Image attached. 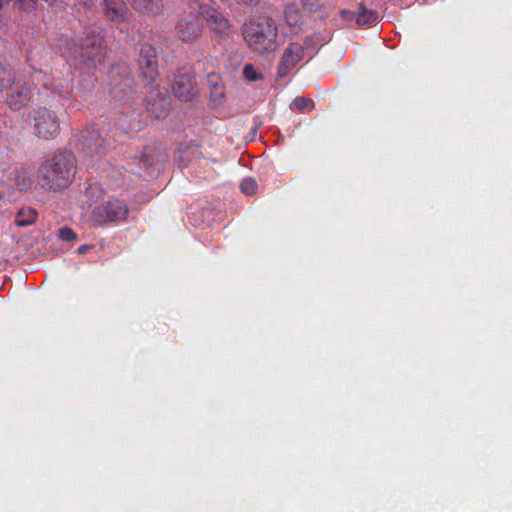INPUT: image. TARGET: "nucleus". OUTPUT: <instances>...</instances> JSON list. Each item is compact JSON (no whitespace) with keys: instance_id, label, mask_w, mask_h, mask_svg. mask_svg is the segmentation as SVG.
<instances>
[{"instance_id":"nucleus-4","label":"nucleus","mask_w":512,"mask_h":512,"mask_svg":"<svg viewBox=\"0 0 512 512\" xmlns=\"http://www.w3.org/2000/svg\"><path fill=\"white\" fill-rule=\"evenodd\" d=\"M33 122L35 133L40 138L51 139L59 133L60 119L58 115L45 107L34 111Z\"/></svg>"},{"instance_id":"nucleus-1","label":"nucleus","mask_w":512,"mask_h":512,"mask_svg":"<svg viewBox=\"0 0 512 512\" xmlns=\"http://www.w3.org/2000/svg\"><path fill=\"white\" fill-rule=\"evenodd\" d=\"M242 33L248 46L259 54L273 51L278 45L277 26L269 17L251 18L244 24Z\"/></svg>"},{"instance_id":"nucleus-13","label":"nucleus","mask_w":512,"mask_h":512,"mask_svg":"<svg viewBox=\"0 0 512 512\" xmlns=\"http://www.w3.org/2000/svg\"><path fill=\"white\" fill-rule=\"evenodd\" d=\"M285 20L290 27H298L302 24V13L295 4L287 5L285 9Z\"/></svg>"},{"instance_id":"nucleus-14","label":"nucleus","mask_w":512,"mask_h":512,"mask_svg":"<svg viewBox=\"0 0 512 512\" xmlns=\"http://www.w3.org/2000/svg\"><path fill=\"white\" fill-rule=\"evenodd\" d=\"M301 4L303 11L308 14L325 11L329 6L328 0H301Z\"/></svg>"},{"instance_id":"nucleus-25","label":"nucleus","mask_w":512,"mask_h":512,"mask_svg":"<svg viewBox=\"0 0 512 512\" xmlns=\"http://www.w3.org/2000/svg\"><path fill=\"white\" fill-rule=\"evenodd\" d=\"M3 7V0H0V10L2 9Z\"/></svg>"},{"instance_id":"nucleus-20","label":"nucleus","mask_w":512,"mask_h":512,"mask_svg":"<svg viewBox=\"0 0 512 512\" xmlns=\"http://www.w3.org/2000/svg\"><path fill=\"white\" fill-rule=\"evenodd\" d=\"M23 11H31L36 8L37 0H14Z\"/></svg>"},{"instance_id":"nucleus-5","label":"nucleus","mask_w":512,"mask_h":512,"mask_svg":"<svg viewBox=\"0 0 512 512\" xmlns=\"http://www.w3.org/2000/svg\"><path fill=\"white\" fill-rule=\"evenodd\" d=\"M127 207L120 200L109 201L105 206L93 210L92 220L95 224H104L110 221H120L127 215Z\"/></svg>"},{"instance_id":"nucleus-7","label":"nucleus","mask_w":512,"mask_h":512,"mask_svg":"<svg viewBox=\"0 0 512 512\" xmlns=\"http://www.w3.org/2000/svg\"><path fill=\"white\" fill-rule=\"evenodd\" d=\"M177 31L184 41H191L195 39L201 32L199 20L191 17L189 20H181L177 24Z\"/></svg>"},{"instance_id":"nucleus-8","label":"nucleus","mask_w":512,"mask_h":512,"mask_svg":"<svg viewBox=\"0 0 512 512\" xmlns=\"http://www.w3.org/2000/svg\"><path fill=\"white\" fill-rule=\"evenodd\" d=\"M195 83L188 75L179 76L173 83L172 89L174 94L182 99H188L193 95Z\"/></svg>"},{"instance_id":"nucleus-3","label":"nucleus","mask_w":512,"mask_h":512,"mask_svg":"<svg viewBox=\"0 0 512 512\" xmlns=\"http://www.w3.org/2000/svg\"><path fill=\"white\" fill-rule=\"evenodd\" d=\"M0 93H5V103L13 111L24 108L31 98L30 88L16 82L14 72L3 64H0Z\"/></svg>"},{"instance_id":"nucleus-22","label":"nucleus","mask_w":512,"mask_h":512,"mask_svg":"<svg viewBox=\"0 0 512 512\" xmlns=\"http://www.w3.org/2000/svg\"><path fill=\"white\" fill-rule=\"evenodd\" d=\"M60 236L63 240L70 241L75 238V233L70 228H62L60 230Z\"/></svg>"},{"instance_id":"nucleus-11","label":"nucleus","mask_w":512,"mask_h":512,"mask_svg":"<svg viewBox=\"0 0 512 512\" xmlns=\"http://www.w3.org/2000/svg\"><path fill=\"white\" fill-rule=\"evenodd\" d=\"M37 213L32 208H21L15 217L17 226H28L35 222Z\"/></svg>"},{"instance_id":"nucleus-16","label":"nucleus","mask_w":512,"mask_h":512,"mask_svg":"<svg viewBox=\"0 0 512 512\" xmlns=\"http://www.w3.org/2000/svg\"><path fill=\"white\" fill-rule=\"evenodd\" d=\"M314 108V102L311 98L297 97L291 103V109L301 113L309 112Z\"/></svg>"},{"instance_id":"nucleus-18","label":"nucleus","mask_w":512,"mask_h":512,"mask_svg":"<svg viewBox=\"0 0 512 512\" xmlns=\"http://www.w3.org/2000/svg\"><path fill=\"white\" fill-rule=\"evenodd\" d=\"M240 189L243 194L252 196L257 191V183L252 178H245L240 184Z\"/></svg>"},{"instance_id":"nucleus-12","label":"nucleus","mask_w":512,"mask_h":512,"mask_svg":"<svg viewBox=\"0 0 512 512\" xmlns=\"http://www.w3.org/2000/svg\"><path fill=\"white\" fill-rule=\"evenodd\" d=\"M211 29L218 33H225L229 30V21L220 13L213 12L208 18Z\"/></svg>"},{"instance_id":"nucleus-2","label":"nucleus","mask_w":512,"mask_h":512,"mask_svg":"<svg viewBox=\"0 0 512 512\" xmlns=\"http://www.w3.org/2000/svg\"><path fill=\"white\" fill-rule=\"evenodd\" d=\"M75 158L72 154L62 152L41 166L40 174L43 185L57 190L69 186L75 175Z\"/></svg>"},{"instance_id":"nucleus-17","label":"nucleus","mask_w":512,"mask_h":512,"mask_svg":"<svg viewBox=\"0 0 512 512\" xmlns=\"http://www.w3.org/2000/svg\"><path fill=\"white\" fill-rule=\"evenodd\" d=\"M378 18V15L375 11L372 10H363L357 16V24L361 26L370 25L374 23Z\"/></svg>"},{"instance_id":"nucleus-9","label":"nucleus","mask_w":512,"mask_h":512,"mask_svg":"<svg viewBox=\"0 0 512 512\" xmlns=\"http://www.w3.org/2000/svg\"><path fill=\"white\" fill-rule=\"evenodd\" d=\"M303 47L298 43L291 44L284 52L282 58V65L286 69H290L294 67L297 63H299L303 59Z\"/></svg>"},{"instance_id":"nucleus-10","label":"nucleus","mask_w":512,"mask_h":512,"mask_svg":"<svg viewBox=\"0 0 512 512\" xmlns=\"http://www.w3.org/2000/svg\"><path fill=\"white\" fill-rule=\"evenodd\" d=\"M107 8V16L112 20L121 19L126 13L125 4L122 0H104Z\"/></svg>"},{"instance_id":"nucleus-24","label":"nucleus","mask_w":512,"mask_h":512,"mask_svg":"<svg viewBox=\"0 0 512 512\" xmlns=\"http://www.w3.org/2000/svg\"><path fill=\"white\" fill-rule=\"evenodd\" d=\"M87 249H88V246L84 245V246L79 247L78 251H79V253L84 254L87 251Z\"/></svg>"},{"instance_id":"nucleus-6","label":"nucleus","mask_w":512,"mask_h":512,"mask_svg":"<svg viewBox=\"0 0 512 512\" xmlns=\"http://www.w3.org/2000/svg\"><path fill=\"white\" fill-rule=\"evenodd\" d=\"M140 68L142 75L147 79H154L157 75V61L155 50L151 46H144L141 49Z\"/></svg>"},{"instance_id":"nucleus-19","label":"nucleus","mask_w":512,"mask_h":512,"mask_svg":"<svg viewBox=\"0 0 512 512\" xmlns=\"http://www.w3.org/2000/svg\"><path fill=\"white\" fill-rule=\"evenodd\" d=\"M243 76L248 81H256V80L262 79L261 73H259L257 71V69L251 64H246L244 66Z\"/></svg>"},{"instance_id":"nucleus-21","label":"nucleus","mask_w":512,"mask_h":512,"mask_svg":"<svg viewBox=\"0 0 512 512\" xmlns=\"http://www.w3.org/2000/svg\"><path fill=\"white\" fill-rule=\"evenodd\" d=\"M30 184H31L30 179H28L26 181V176H25L24 173L22 175H20V174L18 175V177L16 179V185H17V187L19 188L20 191L28 188L30 186Z\"/></svg>"},{"instance_id":"nucleus-23","label":"nucleus","mask_w":512,"mask_h":512,"mask_svg":"<svg viewBox=\"0 0 512 512\" xmlns=\"http://www.w3.org/2000/svg\"><path fill=\"white\" fill-rule=\"evenodd\" d=\"M5 185L4 184H0V197H3L5 196Z\"/></svg>"},{"instance_id":"nucleus-15","label":"nucleus","mask_w":512,"mask_h":512,"mask_svg":"<svg viewBox=\"0 0 512 512\" xmlns=\"http://www.w3.org/2000/svg\"><path fill=\"white\" fill-rule=\"evenodd\" d=\"M129 2H131V4L133 5V7L136 9V10H139L143 13H156L158 8H159V4L158 2H154V0H128Z\"/></svg>"}]
</instances>
